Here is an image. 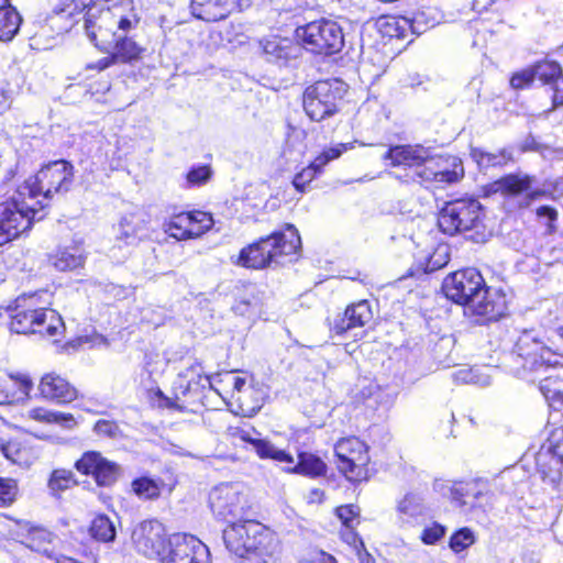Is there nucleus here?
I'll return each instance as SVG.
<instances>
[{
  "instance_id": "nucleus-1",
  "label": "nucleus",
  "mask_w": 563,
  "mask_h": 563,
  "mask_svg": "<svg viewBox=\"0 0 563 563\" xmlns=\"http://www.w3.org/2000/svg\"><path fill=\"white\" fill-rule=\"evenodd\" d=\"M107 7L96 19H88L87 35L101 53H110L117 64L132 65L143 59L146 48L128 33L141 18L133 0H102Z\"/></svg>"
},
{
  "instance_id": "nucleus-2",
  "label": "nucleus",
  "mask_w": 563,
  "mask_h": 563,
  "mask_svg": "<svg viewBox=\"0 0 563 563\" xmlns=\"http://www.w3.org/2000/svg\"><path fill=\"white\" fill-rule=\"evenodd\" d=\"M222 538L231 553L254 563H277L282 553L278 533L256 519L230 521L222 531Z\"/></svg>"
},
{
  "instance_id": "nucleus-3",
  "label": "nucleus",
  "mask_w": 563,
  "mask_h": 563,
  "mask_svg": "<svg viewBox=\"0 0 563 563\" xmlns=\"http://www.w3.org/2000/svg\"><path fill=\"white\" fill-rule=\"evenodd\" d=\"M514 353L525 371L563 367V327L548 329L543 338L523 332L515 343Z\"/></svg>"
},
{
  "instance_id": "nucleus-4",
  "label": "nucleus",
  "mask_w": 563,
  "mask_h": 563,
  "mask_svg": "<svg viewBox=\"0 0 563 563\" xmlns=\"http://www.w3.org/2000/svg\"><path fill=\"white\" fill-rule=\"evenodd\" d=\"M73 183L71 163L66 159H56L43 165L34 175L29 176L18 187V196L35 200L46 209L53 197L67 192Z\"/></svg>"
},
{
  "instance_id": "nucleus-5",
  "label": "nucleus",
  "mask_w": 563,
  "mask_h": 563,
  "mask_svg": "<svg viewBox=\"0 0 563 563\" xmlns=\"http://www.w3.org/2000/svg\"><path fill=\"white\" fill-rule=\"evenodd\" d=\"M485 209L476 198H459L444 203L439 212L438 225L446 235L472 232V240L485 241Z\"/></svg>"
},
{
  "instance_id": "nucleus-6",
  "label": "nucleus",
  "mask_w": 563,
  "mask_h": 563,
  "mask_svg": "<svg viewBox=\"0 0 563 563\" xmlns=\"http://www.w3.org/2000/svg\"><path fill=\"white\" fill-rule=\"evenodd\" d=\"M338 473L353 486L367 483L376 470L369 454V446L355 435L340 438L333 445Z\"/></svg>"
},
{
  "instance_id": "nucleus-7",
  "label": "nucleus",
  "mask_w": 563,
  "mask_h": 563,
  "mask_svg": "<svg viewBox=\"0 0 563 563\" xmlns=\"http://www.w3.org/2000/svg\"><path fill=\"white\" fill-rule=\"evenodd\" d=\"M294 37L307 52L320 56L334 55L344 45L342 27L336 22L324 18L297 26Z\"/></svg>"
},
{
  "instance_id": "nucleus-8",
  "label": "nucleus",
  "mask_w": 563,
  "mask_h": 563,
  "mask_svg": "<svg viewBox=\"0 0 563 563\" xmlns=\"http://www.w3.org/2000/svg\"><path fill=\"white\" fill-rule=\"evenodd\" d=\"M345 96L343 84L336 79L318 80L302 93V108L313 122H322L341 111Z\"/></svg>"
},
{
  "instance_id": "nucleus-9",
  "label": "nucleus",
  "mask_w": 563,
  "mask_h": 563,
  "mask_svg": "<svg viewBox=\"0 0 563 563\" xmlns=\"http://www.w3.org/2000/svg\"><path fill=\"white\" fill-rule=\"evenodd\" d=\"M210 386V377L203 373V365L195 361L185 371L177 375L173 384L176 410L181 412H197L205 407L206 385Z\"/></svg>"
},
{
  "instance_id": "nucleus-10",
  "label": "nucleus",
  "mask_w": 563,
  "mask_h": 563,
  "mask_svg": "<svg viewBox=\"0 0 563 563\" xmlns=\"http://www.w3.org/2000/svg\"><path fill=\"white\" fill-rule=\"evenodd\" d=\"M210 212L191 209L183 210L175 207L163 223L164 232L176 241L195 240L202 236L213 227Z\"/></svg>"
},
{
  "instance_id": "nucleus-11",
  "label": "nucleus",
  "mask_w": 563,
  "mask_h": 563,
  "mask_svg": "<svg viewBox=\"0 0 563 563\" xmlns=\"http://www.w3.org/2000/svg\"><path fill=\"white\" fill-rule=\"evenodd\" d=\"M261 240H265L266 256L273 268L283 267L300 257L301 236L292 223H284L279 229L261 236Z\"/></svg>"
},
{
  "instance_id": "nucleus-12",
  "label": "nucleus",
  "mask_w": 563,
  "mask_h": 563,
  "mask_svg": "<svg viewBox=\"0 0 563 563\" xmlns=\"http://www.w3.org/2000/svg\"><path fill=\"white\" fill-rule=\"evenodd\" d=\"M29 198L11 199L0 202V223H2L10 241L29 231L36 216L43 211V205Z\"/></svg>"
},
{
  "instance_id": "nucleus-13",
  "label": "nucleus",
  "mask_w": 563,
  "mask_h": 563,
  "mask_svg": "<svg viewBox=\"0 0 563 563\" xmlns=\"http://www.w3.org/2000/svg\"><path fill=\"white\" fill-rule=\"evenodd\" d=\"M508 296L503 288L487 286L485 283L465 309L476 323L489 324L508 313Z\"/></svg>"
},
{
  "instance_id": "nucleus-14",
  "label": "nucleus",
  "mask_w": 563,
  "mask_h": 563,
  "mask_svg": "<svg viewBox=\"0 0 563 563\" xmlns=\"http://www.w3.org/2000/svg\"><path fill=\"white\" fill-rule=\"evenodd\" d=\"M484 284L485 279L478 269L465 267L446 275L441 289L446 299L465 308Z\"/></svg>"
},
{
  "instance_id": "nucleus-15",
  "label": "nucleus",
  "mask_w": 563,
  "mask_h": 563,
  "mask_svg": "<svg viewBox=\"0 0 563 563\" xmlns=\"http://www.w3.org/2000/svg\"><path fill=\"white\" fill-rule=\"evenodd\" d=\"M41 292L22 294L15 299L11 310L9 328L12 332L24 335H34L35 329L41 323L46 302L41 300Z\"/></svg>"
},
{
  "instance_id": "nucleus-16",
  "label": "nucleus",
  "mask_w": 563,
  "mask_h": 563,
  "mask_svg": "<svg viewBox=\"0 0 563 563\" xmlns=\"http://www.w3.org/2000/svg\"><path fill=\"white\" fill-rule=\"evenodd\" d=\"M74 467L79 474L92 477L98 487L113 486L122 474V467L119 463L108 460L96 450L84 452L75 461Z\"/></svg>"
},
{
  "instance_id": "nucleus-17",
  "label": "nucleus",
  "mask_w": 563,
  "mask_h": 563,
  "mask_svg": "<svg viewBox=\"0 0 563 563\" xmlns=\"http://www.w3.org/2000/svg\"><path fill=\"white\" fill-rule=\"evenodd\" d=\"M209 507L220 520L243 518L250 508L246 497L232 484H220L209 494Z\"/></svg>"
},
{
  "instance_id": "nucleus-18",
  "label": "nucleus",
  "mask_w": 563,
  "mask_h": 563,
  "mask_svg": "<svg viewBox=\"0 0 563 563\" xmlns=\"http://www.w3.org/2000/svg\"><path fill=\"white\" fill-rule=\"evenodd\" d=\"M161 563H209V550L189 534H173Z\"/></svg>"
},
{
  "instance_id": "nucleus-19",
  "label": "nucleus",
  "mask_w": 563,
  "mask_h": 563,
  "mask_svg": "<svg viewBox=\"0 0 563 563\" xmlns=\"http://www.w3.org/2000/svg\"><path fill=\"white\" fill-rule=\"evenodd\" d=\"M134 543L144 556L161 559L169 547V539L162 523L155 520L142 522L133 533Z\"/></svg>"
},
{
  "instance_id": "nucleus-20",
  "label": "nucleus",
  "mask_w": 563,
  "mask_h": 563,
  "mask_svg": "<svg viewBox=\"0 0 563 563\" xmlns=\"http://www.w3.org/2000/svg\"><path fill=\"white\" fill-rule=\"evenodd\" d=\"M13 521L16 527V538L30 550L41 553L49 559H54L51 548L54 544L56 536L47 527L24 519L7 517Z\"/></svg>"
},
{
  "instance_id": "nucleus-21",
  "label": "nucleus",
  "mask_w": 563,
  "mask_h": 563,
  "mask_svg": "<svg viewBox=\"0 0 563 563\" xmlns=\"http://www.w3.org/2000/svg\"><path fill=\"white\" fill-rule=\"evenodd\" d=\"M374 319V311L367 299L347 305L342 313L328 320L330 332L336 336L345 335L350 330L364 328Z\"/></svg>"
},
{
  "instance_id": "nucleus-22",
  "label": "nucleus",
  "mask_w": 563,
  "mask_h": 563,
  "mask_svg": "<svg viewBox=\"0 0 563 563\" xmlns=\"http://www.w3.org/2000/svg\"><path fill=\"white\" fill-rule=\"evenodd\" d=\"M37 390L41 398L58 405L70 404L78 398L77 388L66 377L55 372L41 377Z\"/></svg>"
},
{
  "instance_id": "nucleus-23",
  "label": "nucleus",
  "mask_w": 563,
  "mask_h": 563,
  "mask_svg": "<svg viewBox=\"0 0 563 563\" xmlns=\"http://www.w3.org/2000/svg\"><path fill=\"white\" fill-rule=\"evenodd\" d=\"M550 460L541 465V474L544 481L559 484L563 478V426L551 430L547 438Z\"/></svg>"
},
{
  "instance_id": "nucleus-24",
  "label": "nucleus",
  "mask_w": 563,
  "mask_h": 563,
  "mask_svg": "<svg viewBox=\"0 0 563 563\" xmlns=\"http://www.w3.org/2000/svg\"><path fill=\"white\" fill-rule=\"evenodd\" d=\"M534 177L529 174L507 173L486 185V195H501L505 198H517L531 189Z\"/></svg>"
},
{
  "instance_id": "nucleus-25",
  "label": "nucleus",
  "mask_w": 563,
  "mask_h": 563,
  "mask_svg": "<svg viewBox=\"0 0 563 563\" xmlns=\"http://www.w3.org/2000/svg\"><path fill=\"white\" fill-rule=\"evenodd\" d=\"M426 151L421 144L391 145L383 154V161L390 167L418 168L426 161Z\"/></svg>"
},
{
  "instance_id": "nucleus-26",
  "label": "nucleus",
  "mask_w": 563,
  "mask_h": 563,
  "mask_svg": "<svg viewBox=\"0 0 563 563\" xmlns=\"http://www.w3.org/2000/svg\"><path fill=\"white\" fill-rule=\"evenodd\" d=\"M485 494L486 490L479 479L457 481L453 483L450 489L451 501L455 506L467 510L482 507L481 499Z\"/></svg>"
},
{
  "instance_id": "nucleus-27",
  "label": "nucleus",
  "mask_w": 563,
  "mask_h": 563,
  "mask_svg": "<svg viewBox=\"0 0 563 563\" xmlns=\"http://www.w3.org/2000/svg\"><path fill=\"white\" fill-rule=\"evenodd\" d=\"M333 515L340 522L338 534L343 543H354L361 538L357 528L362 522V509L357 504L339 505L333 508Z\"/></svg>"
},
{
  "instance_id": "nucleus-28",
  "label": "nucleus",
  "mask_w": 563,
  "mask_h": 563,
  "mask_svg": "<svg viewBox=\"0 0 563 563\" xmlns=\"http://www.w3.org/2000/svg\"><path fill=\"white\" fill-rule=\"evenodd\" d=\"M32 388L33 383L27 375L9 374L0 377V405H12L29 398Z\"/></svg>"
},
{
  "instance_id": "nucleus-29",
  "label": "nucleus",
  "mask_w": 563,
  "mask_h": 563,
  "mask_svg": "<svg viewBox=\"0 0 563 563\" xmlns=\"http://www.w3.org/2000/svg\"><path fill=\"white\" fill-rule=\"evenodd\" d=\"M262 54L266 60L276 64H287L296 57V44L289 37L269 35L260 42Z\"/></svg>"
},
{
  "instance_id": "nucleus-30",
  "label": "nucleus",
  "mask_w": 563,
  "mask_h": 563,
  "mask_svg": "<svg viewBox=\"0 0 563 563\" xmlns=\"http://www.w3.org/2000/svg\"><path fill=\"white\" fill-rule=\"evenodd\" d=\"M117 65L110 53L96 62L85 65L82 70L78 74L81 81H86L87 90L92 95L106 93L110 89V80L99 77L92 80L96 75H100L111 66Z\"/></svg>"
},
{
  "instance_id": "nucleus-31",
  "label": "nucleus",
  "mask_w": 563,
  "mask_h": 563,
  "mask_svg": "<svg viewBox=\"0 0 563 563\" xmlns=\"http://www.w3.org/2000/svg\"><path fill=\"white\" fill-rule=\"evenodd\" d=\"M265 240L261 236L252 243L242 247L232 263L238 266L250 271H264L272 267L267 252L264 246Z\"/></svg>"
},
{
  "instance_id": "nucleus-32",
  "label": "nucleus",
  "mask_w": 563,
  "mask_h": 563,
  "mask_svg": "<svg viewBox=\"0 0 563 563\" xmlns=\"http://www.w3.org/2000/svg\"><path fill=\"white\" fill-rule=\"evenodd\" d=\"M191 14L205 22H218L227 19L232 10V0H191Z\"/></svg>"
},
{
  "instance_id": "nucleus-33",
  "label": "nucleus",
  "mask_w": 563,
  "mask_h": 563,
  "mask_svg": "<svg viewBox=\"0 0 563 563\" xmlns=\"http://www.w3.org/2000/svg\"><path fill=\"white\" fill-rule=\"evenodd\" d=\"M472 159L483 168H505L516 163L512 146H505L496 152H489L481 147L471 148Z\"/></svg>"
},
{
  "instance_id": "nucleus-34",
  "label": "nucleus",
  "mask_w": 563,
  "mask_h": 563,
  "mask_svg": "<svg viewBox=\"0 0 563 563\" xmlns=\"http://www.w3.org/2000/svg\"><path fill=\"white\" fill-rule=\"evenodd\" d=\"M328 470L329 467L327 462L316 452L308 450H300L297 452L294 474L317 479L325 477Z\"/></svg>"
},
{
  "instance_id": "nucleus-35",
  "label": "nucleus",
  "mask_w": 563,
  "mask_h": 563,
  "mask_svg": "<svg viewBox=\"0 0 563 563\" xmlns=\"http://www.w3.org/2000/svg\"><path fill=\"white\" fill-rule=\"evenodd\" d=\"M25 418L37 423L57 424L67 430H71L78 426V421L73 413L51 410L42 406L27 410Z\"/></svg>"
},
{
  "instance_id": "nucleus-36",
  "label": "nucleus",
  "mask_w": 563,
  "mask_h": 563,
  "mask_svg": "<svg viewBox=\"0 0 563 563\" xmlns=\"http://www.w3.org/2000/svg\"><path fill=\"white\" fill-rule=\"evenodd\" d=\"M97 0H62L55 11L57 13H64L67 16L74 18L76 15L84 14V26L87 32L88 19H96V16L100 15V12L107 7V3L103 2V5L100 8H96Z\"/></svg>"
},
{
  "instance_id": "nucleus-37",
  "label": "nucleus",
  "mask_w": 563,
  "mask_h": 563,
  "mask_svg": "<svg viewBox=\"0 0 563 563\" xmlns=\"http://www.w3.org/2000/svg\"><path fill=\"white\" fill-rule=\"evenodd\" d=\"M41 319V323L35 329L34 335H37L41 339L58 342L63 338L66 330L64 320L58 311L47 307L46 310L43 311Z\"/></svg>"
},
{
  "instance_id": "nucleus-38",
  "label": "nucleus",
  "mask_w": 563,
  "mask_h": 563,
  "mask_svg": "<svg viewBox=\"0 0 563 563\" xmlns=\"http://www.w3.org/2000/svg\"><path fill=\"white\" fill-rule=\"evenodd\" d=\"M0 453L12 464L20 466L31 464L34 457L32 448L26 441L19 438L9 440L0 438Z\"/></svg>"
},
{
  "instance_id": "nucleus-39",
  "label": "nucleus",
  "mask_w": 563,
  "mask_h": 563,
  "mask_svg": "<svg viewBox=\"0 0 563 563\" xmlns=\"http://www.w3.org/2000/svg\"><path fill=\"white\" fill-rule=\"evenodd\" d=\"M465 176L464 165L456 156H443V162L438 163L435 185H453Z\"/></svg>"
},
{
  "instance_id": "nucleus-40",
  "label": "nucleus",
  "mask_w": 563,
  "mask_h": 563,
  "mask_svg": "<svg viewBox=\"0 0 563 563\" xmlns=\"http://www.w3.org/2000/svg\"><path fill=\"white\" fill-rule=\"evenodd\" d=\"M533 71L534 82L538 81L543 87H549L556 82L563 70L562 65L548 57L538 59L531 64Z\"/></svg>"
},
{
  "instance_id": "nucleus-41",
  "label": "nucleus",
  "mask_w": 563,
  "mask_h": 563,
  "mask_svg": "<svg viewBox=\"0 0 563 563\" xmlns=\"http://www.w3.org/2000/svg\"><path fill=\"white\" fill-rule=\"evenodd\" d=\"M120 231L125 240L141 239L148 232V220L142 212L125 214L120 221Z\"/></svg>"
},
{
  "instance_id": "nucleus-42",
  "label": "nucleus",
  "mask_w": 563,
  "mask_h": 563,
  "mask_svg": "<svg viewBox=\"0 0 563 563\" xmlns=\"http://www.w3.org/2000/svg\"><path fill=\"white\" fill-rule=\"evenodd\" d=\"M256 444L258 446L260 459L273 460L275 462L283 463L285 464L284 471L288 474H294V465H296V461L291 453L276 448L269 441H260Z\"/></svg>"
},
{
  "instance_id": "nucleus-43",
  "label": "nucleus",
  "mask_w": 563,
  "mask_h": 563,
  "mask_svg": "<svg viewBox=\"0 0 563 563\" xmlns=\"http://www.w3.org/2000/svg\"><path fill=\"white\" fill-rule=\"evenodd\" d=\"M88 532L93 540L101 543L112 542L117 536L114 523L104 514H98L92 518Z\"/></svg>"
},
{
  "instance_id": "nucleus-44",
  "label": "nucleus",
  "mask_w": 563,
  "mask_h": 563,
  "mask_svg": "<svg viewBox=\"0 0 563 563\" xmlns=\"http://www.w3.org/2000/svg\"><path fill=\"white\" fill-rule=\"evenodd\" d=\"M22 16L15 7L0 9V42L11 41L20 30Z\"/></svg>"
},
{
  "instance_id": "nucleus-45",
  "label": "nucleus",
  "mask_w": 563,
  "mask_h": 563,
  "mask_svg": "<svg viewBox=\"0 0 563 563\" xmlns=\"http://www.w3.org/2000/svg\"><path fill=\"white\" fill-rule=\"evenodd\" d=\"M78 481L71 470L55 468L51 472L47 479V487L53 496H59L60 493L77 486Z\"/></svg>"
},
{
  "instance_id": "nucleus-46",
  "label": "nucleus",
  "mask_w": 563,
  "mask_h": 563,
  "mask_svg": "<svg viewBox=\"0 0 563 563\" xmlns=\"http://www.w3.org/2000/svg\"><path fill=\"white\" fill-rule=\"evenodd\" d=\"M539 388L553 410L563 409V388L559 379L547 377L541 380Z\"/></svg>"
},
{
  "instance_id": "nucleus-47",
  "label": "nucleus",
  "mask_w": 563,
  "mask_h": 563,
  "mask_svg": "<svg viewBox=\"0 0 563 563\" xmlns=\"http://www.w3.org/2000/svg\"><path fill=\"white\" fill-rule=\"evenodd\" d=\"M20 495L19 481L0 475V508H11L19 500Z\"/></svg>"
},
{
  "instance_id": "nucleus-48",
  "label": "nucleus",
  "mask_w": 563,
  "mask_h": 563,
  "mask_svg": "<svg viewBox=\"0 0 563 563\" xmlns=\"http://www.w3.org/2000/svg\"><path fill=\"white\" fill-rule=\"evenodd\" d=\"M132 492L143 500H154L161 496V486L147 476H140L131 483Z\"/></svg>"
},
{
  "instance_id": "nucleus-49",
  "label": "nucleus",
  "mask_w": 563,
  "mask_h": 563,
  "mask_svg": "<svg viewBox=\"0 0 563 563\" xmlns=\"http://www.w3.org/2000/svg\"><path fill=\"white\" fill-rule=\"evenodd\" d=\"M353 148L352 143H338L333 146L324 147L317 156L313 157L311 163L316 168L323 174L325 166L340 158L343 153Z\"/></svg>"
},
{
  "instance_id": "nucleus-50",
  "label": "nucleus",
  "mask_w": 563,
  "mask_h": 563,
  "mask_svg": "<svg viewBox=\"0 0 563 563\" xmlns=\"http://www.w3.org/2000/svg\"><path fill=\"white\" fill-rule=\"evenodd\" d=\"M320 175L322 174L310 162L307 166L302 167L294 175L291 185L298 194L303 195L311 190V184Z\"/></svg>"
},
{
  "instance_id": "nucleus-51",
  "label": "nucleus",
  "mask_w": 563,
  "mask_h": 563,
  "mask_svg": "<svg viewBox=\"0 0 563 563\" xmlns=\"http://www.w3.org/2000/svg\"><path fill=\"white\" fill-rule=\"evenodd\" d=\"M426 161L416 169V176L421 184H434L437 180L438 163L443 162L442 155H431L427 148L424 153Z\"/></svg>"
},
{
  "instance_id": "nucleus-52",
  "label": "nucleus",
  "mask_w": 563,
  "mask_h": 563,
  "mask_svg": "<svg viewBox=\"0 0 563 563\" xmlns=\"http://www.w3.org/2000/svg\"><path fill=\"white\" fill-rule=\"evenodd\" d=\"M48 262L58 271H71L79 266V257L67 247H58L48 255Z\"/></svg>"
},
{
  "instance_id": "nucleus-53",
  "label": "nucleus",
  "mask_w": 563,
  "mask_h": 563,
  "mask_svg": "<svg viewBox=\"0 0 563 563\" xmlns=\"http://www.w3.org/2000/svg\"><path fill=\"white\" fill-rule=\"evenodd\" d=\"M213 168L210 164H199L191 166L185 174L187 186L201 187L208 184L213 177Z\"/></svg>"
},
{
  "instance_id": "nucleus-54",
  "label": "nucleus",
  "mask_w": 563,
  "mask_h": 563,
  "mask_svg": "<svg viewBox=\"0 0 563 563\" xmlns=\"http://www.w3.org/2000/svg\"><path fill=\"white\" fill-rule=\"evenodd\" d=\"M475 542V536L473 531L463 527L452 533L449 540V547L454 553H460L470 548Z\"/></svg>"
},
{
  "instance_id": "nucleus-55",
  "label": "nucleus",
  "mask_w": 563,
  "mask_h": 563,
  "mask_svg": "<svg viewBox=\"0 0 563 563\" xmlns=\"http://www.w3.org/2000/svg\"><path fill=\"white\" fill-rule=\"evenodd\" d=\"M376 387L372 384L366 386L355 385L349 391L350 405L353 408H361L363 406H367L368 400H371L376 394Z\"/></svg>"
},
{
  "instance_id": "nucleus-56",
  "label": "nucleus",
  "mask_w": 563,
  "mask_h": 563,
  "mask_svg": "<svg viewBox=\"0 0 563 563\" xmlns=\"http://www.w3.org/2000/svg\"><path fill=\"white\" fill-rule=\"evenodd\" d=\"M534 84L531 65L511 74L509 85L515 90H523L532 87Z\"/></svg>"
},
{
  "instance_id": "nucleus-57",
  "label": "nucleus",
  "mask_w": 563,
  "mask_h": 563,
  "mask_svg": "<svg viewBox=\"0 0 563 563\" xmlns=\"http://www.w3.org/2000/svg\"><path fill=\"white\" fill-rule=\"evenodd\" d=\"M53 560L55 563H98V555L92 549L86 548L71 556L55 555Z\"/></svg>"
},
{
  "instance_id": "nucleus-58",
  "label": "nucleus",
  "mask_w": 563,
  "mask_h": 563,
  "mask_svg": "<svg viewBox=\"0 0 563 563\" xmlns=\"http://www.w3.org/2000/svg\"><path fill=\"white\" fill-rule=\"evenodd\" d=\"M92 430L98 437L107 439H115L121 434L119 422L110 419L97 420Z\"/></svg>"
},
{
  "instance_id": "nucleus-59",
  "label": "nucleus",
  "mask_w": 563,
  "mask_h": 563,
  "mask_svg": "<svg viewBox=\"0 0 563 563\" xmlns=\"http://www.w3.org/2000/svg\"><path fill=\"white\" fill-rule=\"evenodd\" d=\"M430 9L417 10L410 18L413 32L421 33L435 25L434 18L430 19Z\"/></svg>"
},
{
  "instance_id": "nucleus-60",
  "label": "nucleus",
  "mask_w": 563,
  "mask_h": 563,
  "mask_svg": "<svg viewBox=\"0 0 563 563\" xmlns=\"http://www.w3.org/2000/svg\"><path fill=\"white\" fill-rule=\"evenodd\" d=\"M445 531L446 529L444 526L433 522L422 530L420 539L424 544L432 545L444 537Z\"/></svg>"
},
{
  "instance_id": "nucleus-61",
  "label": "nucleus",
  "mask_w": 563,
  "mask_h": 563,
  "mask_svg": "<svg viewBox=\"0 0 563 563\" xmlns=\"http://www.w3.org/2000/svg\"><path fill=\"white\" fill-rule=\"evenodd\" d=\"M397 510L400 514L415 516L420 512L419 499L413 494H407L397 505Z\"/></svg>"
},
{
  "instance_id": "nucleus-62",
  "label": "nucleus",
  "mask_w": 563,
  "mask_h": 563,
  "mask_svg": "<svg viewBox=\"0 0 563 563\" xmlns=\"http://www.w3.org/2000/svg\"><path fill=\"white\" fill-rule=\"evenodd\" d=\"M227 377L233 386V394L231 397L235 398L236 401H242L243 396H246L252 391V388L246 386V379L244 377L232 374H228Z\"/></svg>"
},
{
  "instance_id": "nucleus-63",
  "label": "nucleus",
  "mask_w": 563,
  "mask_h": 563,
  "mask_svg": "<svg viewBox=\"0 0 563 563\" xmlns=\"http://www.w3.org/2000/svg\"><path fill=\"white\" fill-rule=\"evenodd\" d=\"M347 545L355 551L360 563H376L375 558L367 551L362 537L356 539L354 543H347Z\"/></svg>"
},
{
  "instance_id": "nucleus-64",
  "label": "nucleus",
  "mask_w": 563,
  "mask_h": 563,
  "mask_svg": "<svg viewBox=\"0 0 563 563\" xmlns=\"http://www.w3.org/2000/svg\"><path fill=\"white\" fill-rule=\"evenodd\" d=\"M551 86V108L550 110L553 111L560 107H563V70L561 73V76L559 79L555 80Z\"/></svg>"
}]
</instances>
